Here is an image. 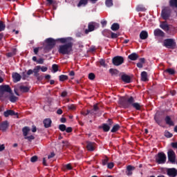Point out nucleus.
Listing matches in <instances>:
<instances>
[{
    "instance_id": "obj_1",
    "label": "nucleus",
    "mask_w": 177,
    "mask_h": 177,
    "mask_svg": "<svg viewBox=\"0 0 177 177\" xmlns=\"http://www.w3.org/2000/svg\"><path fill=\"white\" fill-rule=\"evenodd\" d=\"M60 44H65L60 45L58 48V52L60 55H70L73 50V37H62L57 39Z\"/></svg>"
},
{
    "instance_id": "obj_2",
    "label": "nucleus",
    "mask_w": 177,
    "mask_h": 177,
    "mask_svg": "<svg viewBox=\"0 0 177 177\" xmlns=\"http://www.w3.org/2000/svg\"><path fill=\"white\" fill-rule=\"evenodd\" d=\"M119 104L122 109H129L131 106L133 109L140 111L142 106L138 102H135V98L132 96H124L120 99Z\"/></svg>"
},
{
    "instance_id": "obj_3",
    "label": "nucleus",
    "mask_w": 177,
    "mask_h": 177,
    "mask_svg": "<svg viewBox=\"0 0 177 177\" xmlns=\"http://www.w3.org/2000/svg\"><path fill=\"white\" fill-rule=\"evenodd\" d=\"M45 42L46 45L44 46V50L45 52H49L55 48L56 42H59V41H57V39H55L52 37H49L45 40Z\"/></svg>"
},
{
    "instance_id": "obj_4",
    "label": "nucleus",
    "mask_w": 177,
    "mask_h": 177,
    "mask_svg": "<svg viewBox=\"0 0 177 177\" xmlns=\"http://www.w3.org/2000/svg\"><path fill=\"white\" fill-rule=\"evenodd\" d=\"M164 46L169 49H175L176 48V42L174 39H166L164 40Z\"/></svg>"
},
{
    "instance_id": "obj_5",
    "label": "nucleus",
    "mask_w": 177,
    "mask_h": 177,
    "mask_svg": "<svg viewBox=\"0 0 177 177\" xmlns=\"http://www.w3.org/2000/svg\"><path fill=\"white\" fill-rule=\"evenodd\" d=\"M172 13V10L169 7H165L164 9L162 10L161 12V17L163 20H168L169 17H171V14Z\"/></svg>"
},
{
    "instance_id": "obj_6",
    "label": "nucleus",
    "mask_w": 177,
    "mask_h": 177,
    "mask_svg": "<svg viewBox=\"0 0 177 177\" xmlns=\"http://www.w3.org/2000/svg\"><path fill=\"white\" fill-rule=\"evenodd\" d=\"M156 161L158 164H165L167 155L164 152H159L156 158Z\"/></svg>"
},
{
    "instance_id": "obj_7",
    "label": "nucleus",
    "mask_w": 177,
    "mask_h": 177,
    "mask_svg": "<svg viewBox=\"0 0 177 177\" xmlns=\"http://www.w3.org/2000/svg\"><path fill=\"white\" fill-rule=\"evenodd\" d=\"M167 157H168V160L171 163V164H175L176 161V154L175 153V151L172 149H169L167 152Z\"/></svg>"
},
{
    "instance_id": "obj_8",
    "label": "nucleus",
    "mask_w": 177,
    "mask_h": 177,
    "mask_svg": "<svg viewBox=\"0 0 177 177\" xmlns=\"http://www.w3.org/2000/svg\"><path fill=\"white\" fill-rule=\"evenodd\" d=\"M113 66H121L124 63V58L122 56H115L112 59Z\"/></svg>"
},
{
    "instance_id": "obj_9",
    "label": "nucleus",
    "mask_w": 177,
    "mask_h": 177,
    "mask_svg": "<svg viewBox=\"0 0 177 177\" xmlns=\"http://www.w3.org/2000/svg\"><path fill=\"white\" fill-rule=\"evenodd\" d=\"M3 92H8L10 94H12V88H10V86L9 85H3L0 86V97H2V93Z\"/></svg>"
},
{
    "instance_id": "obj_10",
    "label": "nucleus",
    "mask_w": 177,
    "mask_h": 177,
    "mask_svg": "<svg viewBox=\"0 0 177 177\" xmlns=\"http://www.w3.org/2000/svg\"><path fill=\"white\" fill-rule=\"evenodd\" d=\"M95 27H96L95 22H90L88 25V29L85 30V34H89L92 31H95Z\"/></svg>"
},
{
    "instance_id": "obj_11",
    "label": "nucleus",
    "mask_w": 177,
    "mask_h": 177,
    "mask_svg": "<svg viewBox=\"0 0 177 177\" xmlns=\"http://www.w3.org/2000/svg\"><path fill=\"white\" fill-rule=\"evenodd\" d=\"M8 128H9V122L8 120L0 122V131H2V132H6Z\"/></svg>"
},
{
    "instance_id": "obj_12",
    "label": "nucleus",
    "mask_w": 177,
    "mask_h": 177,
    "mask_svg": "<svg viewBox=\"0 0 177 177\" xmlns=\"http://www.w3.org/2000/svg\"><path fill=\"white\" fill-rule=\"evenodd\" d=\"M3 115H4V117H6V118L9 117V115H11V116L17 115V118H19V113L15 112V111H13V110H10V109H8V110L4 111Z\"/></svg>"
},
{
    "instance_id": "obj_13",
    "label": "nucleus",
    "mask_w": 177,
    "mask_h": 177,
    "mask_svg": "<svg viewBox=\"0 0 177 177\" xmlns=\"http://www.w3.org/2000/svg\"><path fill=\"white\" fill-rule=\"evenodd\" d=\"M88 0H80L77 8H81V6H86L88 5ZM92 3H96L97 2V0H90Z\"/></svg>"
},
{
    "instance_id": "obj_14",
    "label": "nucleus",
    "mask_w": 177,
    "mask_h": 177,
    "mask_svg": "<svg viewBox=\"0 0 177 177\" xmlns=\"http://www.w3.org/2000/svg\"><path fill=\"white\" fill-rule=\"evenodd\" d=\"M167 174L168 176L176 177L177 170L175 168L168 169L167 171Z\"/></svg>"
},
{
    "instance_id": "obj_15",
    "label": "nucleus",
    "mask_w": 177,
    "mask_h": 177,
    "mask_svg": "<svg viewBox=\"0 0 177 177\" xmlns=\"http://www.w3.org/2000/svg\"><path fill=\"white\" fill-rule=\"evenodd\" d=\"M153 35L155 37H161L162 38L165 37V33L160 28L155 29L153 31Z\"/></svg>"
},
{
    "instance_id": "obj_16",
    "label": "nucleus",
    "mask_w": 177,
    "mask_h": 177,
    "mask_svg": "<svg viewBox=\"0 0 177 177\" xmlns=\"http://www.w3.org/2000/svg\"><path fill=\"white\" fill-rule=\"evenodd\" d=\"M160 27L166 32H168V31H169V25H168L167 21H162L160 24Z\"/></svg>"
},
{
    "instance_id": "obj_17",
    "label": "nucleus",
    "mask_w": 177,
    "mask_h": 177,
    "mask_svg": "<svg viewBox=\"0 0 177 177\" xmlns=\"http://www.w3.org/2000/svg\"><path fill=\"white\" fill-rule=\"evenodd\" d=\"M87 145H86V149L88 151H95V145H96L95 142H86Z\"/></svg>"
},
{
    "instance_id": "obj_18",
    "label": "nucleus",
    "mask_w": 177,
    "mask_h": 177,
    "mask_svg": "<svg viewBox=\"0 0 177 177\" xmlns=\"http://www.w3.org/2000/svg\"><path fill=\"white\" fill-rule=\"evenodd\" d=\"M165 123L167 125H169V127H174L175 125V123L173 122L172 119L171 118V116L167 115L165 118Z\"/></svg>"
},
{
    "instance_id": "obj_19",
    "label": "nucleus",
    "mask_w": 177,
    "mask_h": 177,
    "mask_svg": "<svg viewBox=\"0 0 177 177\" xmlns=\"http://www.w3.org/2000/svg\"><path fill=\"white\" fill-rule=\"evenodd\" d=\"M43 124L45 128H50L52 127V120L50 118H46L43 121Z\"/></svg>"
},
{
    "instance_id": "obj_20",
    "label": "nucleus",
    "mask_w": 177,
    "mask_h": 177,
    "mask_svg": "<svg viewBox=\"0 0 177 177\" xmlns=\"http://www.w3.org/2000/svg\"><path fill=\"white\" fill-rule=\"evenodd\" d=\"M13 82H19L21 80V75L17 73H12Z\"/></svg>"
},
{
    "instance_id": "obj_21",
    "label": "nucleus",
    "mask_w": 177,
    "mask_h": 177,
    "mask_svg": "<svg viewBox=\"0 0 177 177\" xmlns=\"http://www.w3.org/2000/svg\"><path fill=\"white\" fill-rule=\"evenodd\" d=\"M121 79L123 82H125L126 84H131V76L128 75H122Z\"/></svg>"
},
{
    "instance_id": "obj_22",
    "label": "nucleus",
    "mask_w": 177,
    "mask_h": 177,
    "mask_svg": "<svg viewBox=\"0 0 177 177\" xmlns=\"http://www.w3.org/2000/svg\"><path fill=\"white\" fill-rule=\"evenodd\" d=\"M132 171H135V167L132 165L127 166L126 171L127 176H131V175H132Z\"/></svg>"
},
{
    "instance_id": "obj_23",
    "label": "nucleus",
    "mask_w": 177,
    "mask_h": 177,
    "mask_svg": "<svg viewBox=\"0 0 177 177\" xmlns=\"http://www.w3.org/2000/svg\"><path fill=\"white\" fill-rule=\"evenodd\" d=\"M140 39H147L149 38V33L146 30H142L140 33Z\"/></svg>"
},
{
    "instance_id": "obj_24",
    "label": "nucleus",
    "mask_w": 177,
    "mask_h": 177,
    "mask_svg": "<svg viewBox=\"0 0 177 177\" xmlns=\"http://www.w3.org/2000/svg\"><path fill=\"white\" fill-rule=\"evenodd\" d=\"M128 59L132 61L138 60V59H139V55L136 53H132L128 56Z\"/></svg>"
},
{
    "instance_id": "obj_25",
    "label": "nucleus",
    "mask_w": 177,
    "mask_h": 177,
    "mask_svg": "<svg viewBox=\"0 0 177 177\" xmlns=\"http://www.w3.org/2000/svg\"><path fill=\"white\" fill-rule=\"evenodd\" d=\"M141 80L144 82H147V81H149V78H147V72L146 71H142L141 73Z\"/></svg>"
},
{
    "instance_id": "obj_26",
    "label": "nucleus",
    "mask_w": 177,
    "mask_h": 177,
    "mask_svg": "<svg viewBox=\"0 0 177 177\" xmlns=\"http://www.w3.org/2000/svg\"><path fill=\"white\" fill-rule=\"evenodd\" d=\"M19 91L23 92V93H27V92H30V88L26 86H20Z\"/></svg>"
},
{
    "instance_id": "obj_27",
    "label": "nucleus",
    "mask_w": 177,
    "mask_h": 177,
    "mask_svg": "<svg viewBox=\"0 0 177 177\" xmlns=\"http://www.w3.org/2000/svg\"><path fill=\"white\" fill-rule=\"evenodd\" d=\"M41 70V66H37L33 69L34 77H38L39 75V71Z\"/></svg>"
},
{
    "instance_id": "obj_28",
    "label": "nucleus",
    "mask_w": 177,
    "mask_h": 177,
    "mask_svg": "<svg viewBox=\"0 0 177 177\" xmlns=\"http://www.w3.org/2000/svg\"><path fill=\"white\" fill-rule=\"evenodd\" d=\"M18 100H19V97L13 95V92H12L11 95L9 97L10 102H11V103H16V102H17Z\"/></svg>"
},
{
    "instance_id": "obj_29",
    "label": "nucleus",
    "mask_w": 177,
    "mask_h": 177,
    "mask_svg": "<svg viewBox=\"0 0 177 177\" xmlns=\"http://www.w3.org/2000/svg\"><path fill=\"white\" fill-rule=\"evenodd\" d=\"M100 128H102L104 132H109V131H110V126L106 123L102 124V127Z\"/></svg>"
},
{
    "instance_id": "obj_30",
    "label": "nucleus",
    "mask_w": 177,
    "mask_h": 177,
    "mask_svg": "<svg viewBox=\"0 0 177 177\" xmlns=\"http://www.w3.org/2000/svg\"><path fill=\"white\" fill-rule=\"evenodd\" d=\"M120 128H121V126H120V124H116L115 125H113V128L111 130V132L112 133H115V132H117V131L120 130Z\"/></svg>"
},
{
    "instance_id": "obj_31",
    "label": "nucleus",
    "mask_w": 177,
    "mask_h": 177,
    "mask_svg": "<svg viewBox=\"0 0 177 177\" xmlns=\"http://www.w3.org/2000/svg\"><path fill=\"white\" fill-rule=\"evenodd\" d=\"M30 129L28 127H25L22 129L23 135L25 138V136H27L28 135V132H30Z\"/></svg>"
},
{
    "instance_id": "obj_32",
    "label": "nucleus",
    "mask_w": 177,
    "mask_h": 177,
    "mask_svg": "<svg viewBox=\"0 0 177 177\" xmlns=\"http://www.w3.org/2000/svg\"><path fill=\"white\" fill-rule=\"evenodd\" d=\"M112 31H117L120 30V24L118 23H114L111 27Z\"/></svg>"
},
{
    "instance_id": "obj_33",
    "label": "nucleus",
    "mask_w": 177,
    "mask_h": 177,
    "mask_svg": "<svg viewBox=\"0 0 177 177\" xmlns=\"http://www.w3.org/2000/svg\"><path fill=\"white\" fill-rule=\"evenodd\" d=\"M169 6L177 9V0H169Z\"/></svg>"
},
{
    "instance_id": "obj_34",
    "label": "nucleus",
    "mask_w": 177,
    "mask_h": 177,
    "mask_svg": "<svg viewBox=\"0 0 177 177\" xmlns=\"http://www.w3.org/2000/svg\"><path fill=\"white\" fill-rule=\"evenodd\" d=\"M109 73L112 74V75H118V74H120V71L118 70L113 68L109 69Z\"/></svg>"
},
{
    "instance_id": "obj_35",
    "label": "nucleus",
    "mask_w": 177,
    "mask_h": 177,
    "mask_svg": "<svg viewBox=\"0 0 177 177\" xmlns=\"http://www.w3.org/2000/svg\"><path fill=\"white\" fill-rule=\"evenodd\" d=\"M59 81H61V82H63L64 81H67V80H68V76L66 75H61L59 76Z\"/></svg>"
},
{
    "instance_id": "obj_36",
    "label": "nucleus",
    "mask_w": 177,
    "mask_h": 177,
    "mask_svg": "<svg viewBox=\"0 0 177 177\" xmlns=\"http://www.w3.org/2000/svg\"><path fill=\"white\" fill-rule=\"evenodd\" d=\"M165 73H168V74H169V75H174V74H175V70H174L171 68H169L165 71Z\"/></svg>"
},
{
    "instance_id": "obj_37",
    "label": "nucleus",
    "mask_w": 177,
    "mask_h": 177,
    "mask_svg": "<svg viewBox=\"0 0 177 177\" xmlns=\"http://www.w3.org/2000/svg\"><path fill=\"white\" fill-rule=\"evenodd\" d=\"M5 28H6V25L3 21H0V32L2 31H5Z\"/></svg>"
},
{
    "instance_id": "obj_38",
    "label": "nucleus",
    "mask_w": 177,
    "mask_h": 177,
    "mask_svg": "<svg viewBox=\"0 0 177 177\" xmlns=\"http://www.w3.org/2000/svg\"><path fill=\"white\" fill-rule=\"evenodd\" d=\"M137 12H146V9L143 6H138L136 7Z\"/></svg>"
},
{
    "instance_id": "obj_39",
    "label": "nucleus",
    "mask_w": 177,
    "mask_h": 177,
    "mask_svg": "<svg viewBox=\"0 0 177 177\" xmlns=\"http://www.w3.org/2000/svg\"><path fill=\"white\" fill-rule=\"evenodd\" d=\"M105 4L107 8H111L113 6V0H106Z\"/></svg>"
},
{
    "instance_id": "obj_40",
    "label": "nucleus",
    "mask_w": 177,
    "mask_h": 177,
    "mask_svg": "<svg viewBox=\"0 0 177 177\" xmlns=\"http://www.w3.org/2000/svg\"><path fill=\"white\" fill-rule=\"evenodd\" d=\"M165 138H172V136H174V134L171 133V132H169L168 130H166L165 131Z\"/></svg>"
},
{
    "instance_id": "obj_41",
    "label": "nucleus",
    "mask_w": 177,
    "mask_h": 177,
    "mask_svg": "<svg viewBox=\"0 0 177 177\" xmlns=\"http://www.w3.org/2000/svg\"><path fill=\"white\" fill-rule=\"evenodd\" d=\"M109 164V158L106 156L104 159L102 160V165H107Z\"/></svg>"
},
{
    "instance_id": "obj_42",
    "label": "nucleus",
    "mask_w": 177,
    "mask_h": 177,
    "mask_svg": "<svg viewBox=\"0 0 177 177\" xmlns=\"http://www.w3.org/2000/svg\"><path fill=\"white\" fill-rule=\"evenodd\" d=\"M24 139H26V140H28V142H32V140L35 139V137H34V136H26L24 137Z\"/></svg>"
},
{
    "instance_id": "obj_43",
    "label": "nucleus",
    "mask_w": 177,
    "mask_h": 177,
    "mask_svg": "<svg viewBox=\"0 0 177 177\" xmlns=\"http://www.w3.org/2000/svg\"><path fill=\"white\" fill-rule=\"evenodd\" d=\"M52 68L54 73H57V71H59V66L56 64H53Z\"/></svg>"
},
{
    "instance_id": "obj_44",
    "label": "nucleus",
    "mask_w": 177,
    "mask_h": 177,
    "mask_svg": "<svg viewBox=\"0 0 177 177\" xmlns=\"http://www.w3.org/2000/svg\"><path fill=\"white\" fill-rule=\"evenodd\" d=\"M154 120L158 124V125H161V120H160V118L158 115L154 116Z\"/></svg>"
},
{
    "instance_id": "obj_45",
    "label": "nucleus",
    "mask_w": 177,
    "mask_h": 177,
    "mask_svg": "<svg viewBox=\"0 0 177 177\" xmlns=\"http://www.w3.org/2000/svg\"><path fill=\"white\" fill-rule=\"evenodd\" d=\"M66 125L65 124H59V131H62V132H64V131H66Z\"/></svg>"
},
{
    "instance_id": "obj_46",
    "label": "nucleus",
    "mask_w": 177,
    "mask_h": 177,
    "mask_svg": "<svg viewBox=\"0 0 177 177\" xmlns=\"http://www.w3.org/2000/svg\"><path fill=\"white\" fill-rule=\"evenodd\" d=\"M95 73H91L88 74V80H91V81H93V80H95Z\"/></svg>"
},
{
    "instance_id": "obj_47",
    "label": "nucleus",
    "mask_w": 177,
    "mask_h": 177,
    "mask_svg": "<svg viewBox=\"0 0 177 177\" xmlns=\"http://www.w3.org/2000/svg\"><path fill=\"white\" fill-rule=\"evenodd\" d=\"M31 162H37L38 161V156H34L30 158Z\"/></svg>"
},
{
    "instance_id": "obj_48",
    "label": "nucleus",
    "mask_w": 177,
    "mask_h": 177,
    "mask_svg": "<svg viewBox=\"0 0 177 177\" xmlns=\"http://www.w3.org/2000/svg\"><path fill=\"white\" fill-rule=\"evenodd\" d=\"M111 37L113 39L118 38V34L111 32Z\"/></svg>"
},
{
    "instance_id": "obj_49",
    "label": "nucleus",
    "mask_w": 177,
    "mask_h": 177,
    "mask_svg": "<svg viewBox=\"0 0 177 177\" xmlns=\"http://www.w3.org/2000/svg\"><path fill=\"white\" fill-rule=\"evenodd\" d=\"M100 66H102V67H106V61L103 59L100 60Z\"/></svg>"
},
{
    "instance_id": "obj_50",
    "label": "nucleus",
    "mask_w": 177,
    "mask_h": 177,
    "mask_svg": "<svg viewBox=\"0 0 177 177\" xmlns=\"http://www.w3.org/2000/svg\"><path fill=\"white\" fill-rule=\"evenodd\" d=\"M107 168L109 169H113L114 168V163L113 162H109L107 164Z\"/></svg>"
},
{
    "instance_id": "obj_51",
    "label": "nucleus",
    "mask_w": 177,
    "mask_h": 177,
    "mask_svg": "<svg viewBox=\"0 0 177 177\" xmlns=\"http://www.w3.org/2000/svg\"><path fill=\"white\" fill-rule=\"evenodd\" d=\"M81 114L82 115L86 116L88 115V114H92V112H91V110H87L86 112H84V111L81 112Z\"/></svg>"
},
{
    "instance_id": "obj_52",
    "label": "nucleus",
    "mask_w": 177,
    "mask_h": 177,
    "mask_svg": "<svg viewBox=\"0 0 177 177\" xmlns=\"http://www.w3.org/2000/svg\"><path fill=\"white\" fill-rule=\"evenodd\" d=\"M23 80H26V78H28V75L26 72H23L21 73Z\"/></svg>"
},
{
    "instance_id": "obj_53",
    "label": "nucleus",
    "mask_w": 177,
    "mask_h": 177,
    "mask_svg": "<svg viewBox=\"0 0 177 177\" xmlns=\"http://www.w3.org/2000/svg\"><path fill=\"white\" fill-rule=\"evenodd\" d=\"M113 124H114V122H113V120L109 119L107 120V125H109V127H112Z\"/></svg>"
},
{
    "instance_id": "obj_54",
    "label": "nucleus",
    "mask_w": 177,
    "mask_h": 177,
    "mask_svg": "<svg viewBox=\"0 0 177 177\" xmlns=\"http://www.w3.org/2000/svg\"><path fill=\"white\" fill-rule=\"evenodd\" d=\"M40 70H41V71H42V73H46V71H48V67L40 66Z\"/></svg>"
},
{
    "instance_id": "obj_55",
    "label": "nucleus",
    "mask_w": 177,
    "mask_h": 177,
    "mask_svg": "<svg viewBox=\"0 0 177 177\" xmlns=\"http://www.w3.org/2000/svg\"><path fill=\"white\" fill-rule=\"evenodd\" d=\"M44 59L43 58H40L37 59V64H44Z\"/></svg>"
},
{
    "instance_id": "obj_56",
    "label": "nucleus",
    "mask_w": 177,
    "mask_h": 177,
    "mask_svg": "<svg viewBox=\"0 0 177 177\" xmlns=\"http://www.w3.org/2000/svg\"><path fill=\"white\" fill-rule=\"evenodd\" d=\"M66 132H67V133H71V132H73V128L71 127H66Z\"/></svg>"
},
{
    "instance_id": "obj_57",
    "label": "nucleus",
    "mask_w": 177,
    "mask_h": 177,
    "mask_svg": "<svg viewBox=\"0 0 177 177\" xmlns=\"http://www.w3.org/2000/svg\"><path fill=\"white\" fill-rule=\"evenodd\" d=\"M68 110H75V105L71 104L68 106Z\"/></svg>"
},
{
    "instance_id": "obj_58",
    "label": "nucleus",
    "mask_w": 177,
    "mask_h": 177,
    "mask_svg": "<svg viewBox=\"0 0 177 177\" xmlns=\"http://www.w3.org/2000/svg\"><path fill=\"white\" fill-rule=\"evenodd\" d=\"M93 111H98L99 110V106H97V104L93 105Z\"/></svg>"
},
{
    "instance_id": "obj_59",
    "label": "nucleus",
    "mask_w": 177,
    "mask_h": 177,
    "mask_svg": "<svg viewBox=\"0 0 177 177\" xmlns=\"http://www.w3.org/2000/svg\"><path fill=\"white\" fill-rule=\"evenodd\" d=\"M171 146L173 149H177V142H171Z\"/></svg>"
},
{
    "instance_id": "obj_60",
    "label": "nucleus",
    "mask_w": 177,
    "mask_h": 177,
    "mask_svg": "<svg viewBox=\"0 0 177 177\" xmlns=\"http://www.w3.org/2000/svg\"><path fill=\"white\" fill-rule=\"evenodd\" d=\"M67 95H68L67 91H63V92L61 93V97H66V96H67Z\"/></svg>"
},
{
    "instance_id": "obj_61",
    "label": "nucleus",
    "mask_w": 177,
    "mask_h": 177,
    "mask_svg": "<svg viewBox=\"0 0 177 177\" xmlns=\"http://www.w3.org/2000/svg\"><path fill=\"white\" fill-rule=\"evenodd\" d=\"M139 61L141 64H145V63H146V59L145 58H140Z\"/></svg>"
},
{
    "instance_id": "obj_62",
    "label": "nucleus",
    "mask_w": 177,
    "mask_h": 177,
    "mask_svg": "<svg viewBox=\"0 0 177 177\" xmlns=\"http://www.w3.org/2000/svg\"><path fill=\"white\" fill-rule=\"evenodd\" d=\"M34 73V70H32V69H29L28 71H27V75L29 76V75H31V74H33Z\"/></svg>"
},
{
    "instance_id": "obj_63",
    "label": "nucleus",
    "mask_w": 177,
    "mask_h": 177,
    "mask_svg": "<svg viewBox=\"0 0 177 177\" xmlns=\"http://www.w3.org/2000/svg\"><path fill=\"white\" fill-rule=\"evenodd\" d=\"M66 169H68V170L73 169V167L71 166V164L66 165Z\"/></svg>"
},
{
    "instance_id": "obj_64",
    "label": "nucleus",
    "mask_w": 177,
    "mask_h": 177,
    "mask_svg": "<svg viewBox=\"0 0 177 177\" xmlns=\"http://www.w3.org/2000/svg\"><path fill=\"white\" fill-rule=\"evenodd\" d=\"M7 57H13L14 55L12 52L8 53L6 54Z\"/></svg>"
}]
</instances>
